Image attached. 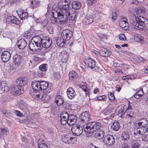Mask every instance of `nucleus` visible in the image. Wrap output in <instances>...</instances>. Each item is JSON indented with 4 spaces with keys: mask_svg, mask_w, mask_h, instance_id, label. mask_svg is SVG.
Returning a JSON list of instances; mask_svg holds the SVG:
<instances>
[{
    "mask_svg": "<svg viewBox=\"0 0 148 148\" xmlns=\"http://www.w3.org/2000/svg\"><path fill=\"white\" fill-rule=\"evenodd\" d=\"M101 124L99 122H89L83 125L85 132L88 133L91 136L92 135L94 131L99 130Z\"/></svg>",
    "mask_w": 148,
    "mask_h": 148,
    "instance_id": "1",
    "label": "nucleus"
},
{
    "mask_svg": "<svg viewBox=\"0 0 148 148\" xmlns=\"http://www.w3.org/2000/svg\"><path fill=\"white\" fill-rule=\"evenodd\" d=\"M42 39L39 36L32 38L29 44V48L32 51H36L38 50H41V43Z\"/></svg>",
    "mask_w": 148,
    "mask_h": 148,
    "instance_id": "2",
    "label": "nucleus"
},
{
    "mask_svg": "<svg viewBox=\"0 0 148 148\" xmlns=\"http://www.w3.org/2000/svg\"><path fill=\"white\" fill-rule=\"evenodd\" d=\"M61 12H56L55 13H53L52 12L51 15V18H57L58 17L62 16V17L60 18H64L65 16V18H76V13H71L70 12H64L63 11V10L60 9Z\"/></svg>",
    "mask_w": 148,
    "mask_h": 148,
    "instance_id": "3",
    "label": "nucleus"
},
{
    "mask_svg": "<svg viewBox=\"0 0 148 148\" xmlns=\"http://www.w3.org/2000/svg\"><path fill=\"white\" fill-rule=\"evenodd\" d=\"M130 23L132 24L136 29H142L144 26L148 27V20L145 19L144 21H141V19H129Z\"/></svg>",
    "mask_w": 148,
    "mask_h": 148,
    "instance_id": "4",
    "label": "nucleus"
},
{
    "mask_svg": "<svg viewBox=\"0 0 148 148\" xmlns=\"http://www.w3.org/2000/svg\"><path fill=\"white\" fill-rule=\"evenodd\" d=\"M136 14L137 16L136 15H134V17L136 18H139L140 17H142V18H147V15L146 14L145 8L143 7H138L135 9Z\"/></svg>",
    "mask_w": 148,
    "mask_h": 148,
    "instance_id": "5",
    "label": "nucleus"
},
{
    "mask_svg": "<svg viewBox=\"0 0 148 148\" xmlns=\"http://www.w3.org/2000/svg\"><path fill=\"white\" fill-rule=\"evenodd\" d=\"M10 89L12 94L15 96L20 95L24 92L23 87L16 85L11 86Z\"/></svg>",
    "mask_w": 148,
    "mask_h": 148,
    "instance_id": "6",
    "label": "nucleus"
},
{
    "mask_svg": "<svg viewBox=\"0 0 148 148\" xmlns=\"http://www.w3.org/2000/svg\"><path fill=\"white\" fill-rule=\"evenodd\" d=\"M52 44V40L51 38L48 37H44L42 38L41 43L42 49V47L45 48H48Z\"/></svg>",
    "mask_w": 148,
    "mask_h": 148,
    "instance_id": "7",
    "label": "nucleus"
},
{
    "mask_svg": "<svg viewBox=\"0 0 148 148\" xmlns=\"http://www.w3.org/2000/svg\"><path fill=\"white\" fill-rule=\"evenodd\" d=\"M62 37L65 40H69L72 37L73 32L72 31L69 29H65L63 30L61 32Z\"/></svg>",
    "mask_w": 148,
    "mask_h": 148,
    "instance_id": "8",
    "label": "nucleus"
},
{
    "mask_svg": "<svg viewBox=\"0 0 148 148\" xmlns=\"http://www.w3.org/2000/svg\"><path fill=\"white\" fill-rule=\"evenodd\" d=\"M68 113L66 112H63L58 117V121L63 125H65L68 122Z\"/></svg>",
    "mask_w": 148,
    "mask_h": 148,
    "instance_id": "9",
    "label": "nucleus"
},
{
    "mask_svg": "<svg viewBox=\"0 0 148 148\" xmlns=\"http://www.w3.org/2000/svg\"><path fill=\"white\" fill-rule=\"evenodd\" d=\"M71 131L75 135L79 136L82 134L83 129L82 127L79 125L76 124L72 127Z\"/></svg>",
    "mask_w": 148,
    "mask_h": 148,
    "instance_id": "10",
    "label": "nucleus"
},
{
    "mask_svg": "<svg viewBox=\"0 0 148 148\" xmlns=\"http://www.w3.org/2000/svg\"><path fill=\"white\" fill-rule=\"evenodd\" d=\"M103 141L105 144L111 145L114 143V138L112 136L108 135L104 137Z\"/></svg>",
    "mask_w": 148,
    "mask_h": 148,
    "instance_id": "11",
    "label": "nucleus"
},
{
    "mask_svg": "<svg viewBox=\"0 0 148 148\" xmlns=\"http://www.w3.org/2000/svg\"><path fill=\"white\" fill-rule=\"evenodd\" d=\"M85 64L87 67L91 69H94L96 66L95 61L90 57L87 58Z\"/></svg>",
    "mask_w": 148,
    "mask_h": 148,
    "instance_id": "12",
    "label": "nucleus"
},
{
    "mask_svg": "<svg viewBox=\"0 0 148 148\" xmlns=\"http://www.w3.org/2000/svg\"><path fill=\"white\" fill-rule=\"evenodd\" d=\"M79 117L81 121L84 122L88 121L90 119L89 114L86 111L81 114Z\"/></svg>",
    "mask_w": 148,
    "mask_h": 148,
    "instance_id": "13",
    "label": "nucleus"
},
{
    "mask_svg": "<svg viewBox=\"0 0 148 148\" xmlns=\"http://www.w3.org/2000/svg\"><path fill=\"white\" fill-rule=\"evenodd\" d=\"M11 55L10 52L5 51L3 52L1 56L2 60L3 62H6L8 61Z\"/></svg>",
    "mask_w": 148,
    "mask_h": 148,
    "instance_id": "14",
    "label": "nucleus"
},
{
    "mask_svg": "<svg viewBox=\"0 0 148 148\" xmlns=\"http://www.w3.org/2000/svg\"><path fill=\"white\" fill-rule=\"evenodd\" d=\"M138 125L140 127L145 128L148 127V120L146 118H141L138 120Z\"/></svg>",
    "mask_w": 148,
    "mask_h": 148,
    "instance_id": "15",
    "label": "nucleus"
},
{
    "mask_svg": "<svg viewBox=\"0 0 148 148\" xmlns=\"http://www.w3.org/2000/svg\"><path fill=\"white\" fill-rule=\"evenodd\" d=\"M22 59V57L20 55L16 54L13 56V62L16 66L18 67L20 65Z\"/></svg>",
    "mask_w": 148,
    "mask_h": 148,
    "instance_id": "16",
    "label": "nucleus"
},
{
    "mask_svg": "<svg viewBox=\"0 0 148 148\" xmlns=\"http://www.w3.org/2000/svg\"><path fill=\"white\" fill-rule=\"evenodd\" d=\"M68 124L70 125H74L77 120V117L73 114H68Z\"/></svg>",
    "mask_w": 148,
    "mask_h": 148,
    "instance_id": "17",
    "label": "nucleus"
},
{
    "mask_svg": "<svg viewBox=\"0 0 148 148\" xmlns=\"http://www.w3.org/2000/svg\"><path fill=\"white\" fill-rule=\"evenodd\" d=\"M40 89L41 90H46L47 89V92L49 93L51 91V89H49L48 88V83L44 81H40Z\"/></svg>",
    "mask_w": 148,
    "mask_h": 148,
    "instance_id": "18",
    "label": "nucleus"
},
{
    "mask_svg": "<svg viewBox=\"0 0 148 148\" xmlns=\"http://www.w3.org/2000/svg\"><path fill=\"white\" fill-rule=\"evenodd\" d=\"M66 93L68 97L70 99L74 98L76 95L75 91L71 87L67 89Z\"/></svg>",
    "mask_w": 148,
    "mask_h": 148,
    "instance_id": "19",
    "label": "nucleus"
},
{
    "mask_svg": "<svg viewBox=\"0 0 148 148\" xmlns=\"http://www.w3.org/2000/svg\"><path fill=\"white\" fill-rule=\"evenodd\" d=\"M17 45L19 49H23L27 46V43L25 40L21 39L18 41Z\"/></svg>",
    "mask_w": 148,
    "mask_h": 148,
    "instance_id": "20",
    "label": "nucleus"
},
{
    "mask_svg": "<svg viewBox=\"0 0 148 148\" xmlns=\"http://www.w3.org/2000/svg\"><path fill=\"white\" fill-rule=\"evenodd\" d=\"M95 133L94 134L95 137L98 140L104 138L105 132L101 130L98 131H96Z\"/></svg>",
    "mask_w": 148,
    "mask_h": 148,
    "instance_id": "21",
    "label": "nucleus"
},
{
    "mask_svg": "<svg viewBox=\"0 0 148 148\" xmlns=\"http://www.w3.org/2000/svg\"><path fill=\"white\" fill-rule=\"evenodd\" d=\"M32 86V88L35 91H39L41 90L40 81L33 82Z\"/></svg>",
    "mask_w": 148,
    "mask_h": 148,
    "instance_id": "22",
    "label": "nucleus"
},
{
    "mask_svg": "<svg viewBox=\"0 0 148 148\" xmlns=\"http://www.w3.org/2000/svg\"><path fill=\"white\" fill-rule=\"evenodd\" d=\"M74 139L75 140V138L72 137H69L67 136H64L62 139L63 142L66 143H74Z\"/></svg>",
    "mask_w": 148,
    "mask_h": 148,
    "instance_id": "23",
    "label": "nucleus"
},
{
    "mask_svg": "<svg viewBox=\"0 0 148 148\" xmlns=\"http://www.w3.org/2000/svg\"><path fill=\"white\" fill-rule=\"evenodd\" d=\"M69 77L71 81L76 80L78 76L77 73L74 71H71L69 73Z\"/></svg>",
    "mask_w": 148,
    "mask_h": 148,
    "instance_id": "24",
    "label": "nucleus"
},
{
    "mask_svg": "<svg viewBox=\"0 0 148 148\" xmlns=\"http://www.w3.org/2000/svg\"><path fill=\"white\" fill-rule=\"evenodd\" d=\"M100 55L103 57H107L111 54V52L107 49H103L100 51Z\"/></svg>",
    "mask_w": 148,
    "mask_h": 148,
    "instance_id": "25",
    "label": "nucleus"
},
{
    "mask_svg": "<svg viewBox=\"0 0 148 148\" xmlns=\"http://www.w3.org/2000/svg\"><path fill=\"white\" fill-rule=\"evenodd\" d=\"M71 5L73 8L75 10L79 9L81 7V4L78 1H73L71 3Z\"/></svg>",
    "mask_w": 148,
    "mask_h": 148,
    "instance_id": "26",
    "label": "nucleus"
},
{
    "mask_svg": "<svg viewBox=\"0 0 148 148\" xmlns=\"http://www.w3.org/2000/svg\"><path fill=\"white\" fill-rule=\"evenodd\" d=\"M55 101L58 106H61L64 102L63 97L60 95H58L56 97Z\"/></svg>",
    "mask_w": 148,
    "mask_h": 148,
    "instance_id": "27",
    "label": "nucleus"
},
{
    "mask_svg": "<svg viewBox=\"0 0 148 148\" xmlns=\"http://www.w3.org/2000/svg\"><path fill=\"white\" fill-rule=\"evenodd\" d=\"M38 143L39 148H48L46 142L42 139H39Z\"/></svg>",
    "mask_w": 148,
    "mask_h": 148,
    "instance_id": "28",
    "label": "nucleus"
},
{
    "mask_svg": "<svg viewBox=\"0 0 148 148\" xmlns=\"http://www.w3.org/2000/svg\"><path fill=\"white\" fill-rule=\"evenodd\" d=\"M119 23L120 26L123 29L126 30L128 29V23L127 21H120Z\"/></svg>",
    "mask_w": 148,
    "mask_h": 148,
    "instance_id": "29",
    "label": "nucleus"
},
{
    "mask_svg": "<svg viewBox=\"0 0 148 148\" xmlns=\"http://www.w3.org/2000/svg\"><path fill=\"white\" fill-rule=\"evenodd\" d=\"M16 82L17 84L19 85V86H24L26 84L25 79L22 77L17 79L16 80Z\"/></svg>",
    "mask_w": 148,
    "mask_h": 148,
    "instance_id": "30",
    "label": "nucleus"
},
{
    "mask_svg": "<svg viewBox=\"0 0 148 148\" xmlns=\"http://www.w3.org/2000/svg\"><path fill=\"white\" fill-rule=\"evenodd\" d=\"M120 127V125L119 122L115 121L111 126L112 129L114 131H117Z\"/></svg>",
    "mask_w": 148,
    "mask_h": 148,
    "instance_id": "31",
    "label": "nucleus"
},
{
    "mask_svg": "<svg viewBox=\"0 0 148 148\" xmlns=\"http://www.w3.org/2000/svg\"><path fill=\"white\" fill-rule=\"evenodd\" d=\"M125 118L127 121L130 122H132L134 120V118L135 117V115H132L126 113L125 112Z\"/></svg>",
    "mask_w": 148,
    "mask_h": 148,
    "instance_id": "32",
    "label": "nucleus"
},
{
    "mask_svg": "<svg viewBox=\"0 0 148 148\" xmlns=\"http://www.w3.org/2000/svg\"><path fill=\"white\" fill-rule=\"evenodd\" d=\"M65 40L62 37H59L56 40V44L57 45L60 47H63L65 43Z\"/></svg>",
    "mask_w": 148,
    "mask_h": 148,
    "instance_id": "33",
    "label": "nucleus"
},
{
    "mask_svg": "<svg viewBox=\"0 0 148 148\" xmlns=\"http://www.w3.org/2000/svg\"><path fill=\"white\" fill-rule=\"evenodd\" d=\"M1 87L2 90L5 92H8L9 90L8 87L6 82L2 81L1 83Z\"/></svg>",
    "mask_w": 148,
    "mask_h": 148,
    "instance_id": "34",
    "label": "nucleus"
},
{
    "mask_svg": "<svg viewBox=\"0 0 148 148\" xmlns=\"http://www.w3.org/2000/svg\"><path fill=\"white\" fill-rule=\"evenodd\" d=\"M35 21L37 23H40L42 26H45L48 23L46 19H36Z\"/></svg>",
    "mask_w": 148,
    "mask_h": 148,
    "instance_id": "35",
    "label": "nucleus"
},
{
    "mask_svg": "<svg viewBox=\"0 0 148 148\" xmlns=\"http://www.w3.org/2000/svg\"><path fill=\"white\" fill-rule=\"evenodd\" d=\"M79 88H81L85 92L86 96H89V93L90 91L89 89L87 87L85 84H82L79 86Z\"/></svg>",
    "mask_w": 148,
    "mask_h": 148,
    "instance_id": "36",
    "label": "nucleus"
},
{
    "mask_svg": "<svg viewBox=\"0 0 148 148\" xmlns=\"http://www.w3.org/2000/svg\"><path fill=\"white\" fill-rule=\"evenodd\" d=\"M130 135L129 133L126 132H123L121 136L122 139L125 141L129 140L130 139Z\"/></svg>",
    "mask_w": 148,
    "mask_h": 148,
    "instance_id": "37",
    "label": "nucleus"
},
{
    "mask_svg": "<svg viewBox=\"0 0 148 148\" xmlns=\"http://www.w3.org/2000/svg\"><path fill=\"white\" fill-rule=\"evenodd\" d=\"M144 94L142 88L140 89L134 95V97L136 99H138Z\"/></svg>",
    "mask_w": 148,
    "mask_h": 148,
    "instance_id": "38",
    "label": "nucleus"
},
{
    "mask_svg": "<svg viewBox=\"0 0 148 148\" xmlns=\"http://www.w3.org/2000/svg\"><path fill=\"white\" fill-rule=\"evenodd\" d=\"M134 40L137 42H142L144 41L143 38L139 34H136L134 36Z\"/></svg>",
    "mask_w": 148,
    "mask_h": 148,
    "instance_id": "39",
    "label": "nucleus"
},
{
    "mask_svg": "<svg viewBox=\"0 0 148 148\" xmlns=\"http://www.w3.org/2000/svg\"><path fill=\"white\" fill-rule=\"evenodd\" d=\"M41 99L42 101L44 103H47L50 99L49 96L46 94L42 95Z\"/></svg>",
    "mask_w": 148,
    "mask_h": 148,
    "instance_id": "40",
    "label": "nucleus"
},
{
    "mask_svg": "<svg viewBox=\"0 0 148 148\" xmlns=\"http://www.w3.org/2000/svg\"><path fill=\"white\" fill-rule=\"evenodd\" d=\"M70 6V3H67L66 4H63L62 6V8H61L60 9H64L65 13L70 12L71 9H69V7Z\"/></svg>",
    "mask_w": 148,
    "mask_h": 148,
    "instance_id": "41",
    "label": "nucleus"
},
{
    "mask_svg": "<svg viewBox=\"0 0 148 148\" xmlns=\"http://www.w3.org/2000/svg\"><path fill=\"white\" fill-rule=\"evenodd\" d=\"M140 144L136 140H133L131 142V146L132 148H139Z\"/></svg>",
    "mask_w": 148,
    "mask_h": 148,
    "instance_id": "42",
    "label": "nucleus"
},
{
    "mask_svg": "<svg viewBox=\"0 0 148 148\" xmlns=\"http://www.w3.org/2000/svg\"><path fill=\"white\" fill-rule=\"evenodd\" d=\"M8 133V131L7 129L5 128H0V136L5 134H7Z\"/></svg>",
    "mask_w": 148,
    "mask_h": 148,
    "instance_id": "43",
    "label": "nucleus"
},
{
    "mask_svg": "<svg viewBox=\"0 0 148 148\" xmlns=\"http://www.w3.org/2000/svg\"><path fill=\"white\" fill-rule=\"evenodd\" d=\"M31 6L33 7L34 9V8L38 7L39 4V2L37 0H33L31 2Z\"/></svg>",
    "mask_w": 148,
    "mask_h": 148,
    "instance_id": "44",
    "label": "nucleus"
},
{
    "mask_svg": "<svg viewBox=\"0 0 148 148\" xmlns=\"http://www.w3.org/2000/svg\"><path fill=\"white\" fill-rule=\"evenodd\" d=\"M120 147L121 148H130V144L127 142L121 143Z\"/></svg>",
    "mask_w": 148,
    "mask_h": 148,
    "instance_id": "45",
    "label": "nucleus"
},
{
    "mask_svg": "<svg viewBox=\"0 0 148 148\" xmlns=\"http://www.w3.org/2000/svg\"><path fill=\"white\" fill-rule=\"evenodd\" d=\"M116 111L118 114H121L124 111V108L123 106L118 107L116 108Z\"/></svg>",
    "mask_w": 148,
    "mask_h": 148,
    "instance_id": "46",
    "label": "nucleus"
},
{
    "mask_svg": "<svg viewBox=\"0 0 148 148\" xmlns=\"http://www.w3.org/2000/svg\"><path fill=\"white\" fill-rule=\"evenodd\" d=\"M40 70L43 71H45L47 69V65L44 64L40 65L39 67Z\"/></svg>",
    "mask_w": 148,
    "mask_h": 148,
    "instance_id": "47",
    "label": "nucleus"
},
{
    "mask_svg": "<svg viewBox=\"0 0 148 148\" xmlns=\"http://www.w3.org/2000/svg\"><path fill=\"white\" fill-rule=\"evenodd\" d=\"M19 107L21 108V109L25 111L27 110V109L26 104L25 103H20L19 104Z\"/></svg>",
    "mask_w": 148,
    "mask_h": 148,
    "instance_id": "48",
    "label": "nucleus"
},
{
    "mask_svg": "<svg viewBox=\"0 0 148 148\" xmlns=\"http://www.w3.org/2000/svg\"><path fill=\"white\" fill-rule=\"evenodd\" d=\"M31 95L33 98L36 99L37 100H38L39 99L41 98L42 96V95L41 94H37L36 93H35Z\"/></svg>",
    "mask_w": 148,
    "mask_h": 148,
    "instance_id": "49",
    "label": "nucleus"
},
{
    "mask_svg": "<svg viewBox=\"0 0 148 148\" xmlns=\"http://www.w3.org/2000/svg\"><path fill=\"white\" fill-rule=\"evenodd\" d=\"M93 21V19H84L83 22L84 24L88 25L92 23Z\"/></svg>",
    "mask_w": 148,
    "mask_h": 148,
    "instance_id": "50",
    "label": "nucleus"
},
{
    "mask_svg": "<svg viewBox=\"0 0 148 148\" xmlns=\"http://www.w3.org/2000/svg\"><path fill=\"white\" fill-rule=\"evenodd\" d=\"M28 17V15L27 12H23L21 13V15L19 16L20 18H27Z\"/></svg>",
    "mask_w": 148,
    "mask_h": 148,
    "instance_id": "51",
    "label": "nucleus"
},
{
    "mask_svg": "<svg viewBox=\"0 0 148 148\" xmlns=\"http://www.w3.org/2000/svg\"><path fill=\"white\" fill-rule=\"evenodd\" d=\"M10 22L12 23L19 25L21 23L20 20L19 19H10Z\"/></svg>",
    "mask_w": 148,
    "mask_h": 148,
    "instance_id": "52",
    "label": "nucleus"
},
{
    "mask_svg": "<svg viewBox=\"0 0 148 148\" xmlns=\"http://www.w3.org/2000/svg\"><path fill=\"white\" fill-rule=\"evenodd\" d=\"M2 112L3 114L6 117H9L11 116L10 113L9 112H8L7 110L3 109Z\"/></svg>",
    "mask_w": 148,
    "mask_h": 148,
    "instance_id": "53",
    "label": "nucleus"
},
{
    "mask_svg": "<svg viewBox=\"0 0 148 148\" xmlns=\"http://www.w3.org/2000/svg\"><path fill=\"white\" fill-rule=\"evenodd\" d=\"M107 99L106 96L105 95L99 96L97 98V99L99 100L103 101H104L106 100Z\"/></svg>",
    "mask_w": 148,
    "mask_h": 148,
    "instance_id": "54",
    "label": "nucleus"
},
{
    "mask_svg": "<svg viewBox=\"0 0 148 148\" xmlns=\"http://www.w3.org/2000/svg\"><path fill=\"white\" fill-rule=\"evenodd\" d=\"M114 72L117 75H121L122 74H124L123 72L122 71V70L118 69H115L114 71Z\"/></svg>",
    "mask_w": 148,
    "mask_h": 148,
    "instance_id": "55",
    "label": "nucleus"
},
{
    "mask_svg": "<svg viewBox=\"0 0 148 148\" xmlns=\"http://www.w3.org/2000/svg\"><path fill=\"white\" fill-rule=\"evenodd\" d=\"M108 98L110 100H114L115 99V97L113 93L110 92L108 94Z\"/></svg>",
    "mask_w": 148,
    "mask_h": 148,
    "instance_id": "56",
    "label": "nucleus"
},
{
    "mask_svg": "<svg viewBox=\"0 0 148 148\" xmlns=\"http://www.w3.org/2000/svg\"><path fill=\"white\" fill-rule=\"evenodd\" d=\"M142 140L143 141L145 142L148 141V134H144L143 135Z\"/></svg>",
    "mask_w": 148,
    "mask_h": 148,
    "instance_id": "57",
    "label": "nucleus"
},
{
    "mask_svg": "<svg viewBox=\"0 0 148 148\" xmlns=\"http://www.w3.org/2000/svg\"><path fill=\"white\" fill-rule=\"evenodd\" d=\"M97 0H88L87 3L88 5H90L95 3Z\"/></svg>",
    "mask_w": 148,
    "mask_h": 148,
    "instance_id": "58",
    "label": "nucleus"
},
{
    "mask_svg": "<svg viewBox=\"0 0 148 148\" xmlns=\"http://www.w3.org/2000/svg\"><path fill=\"white\" fill-rule=\"evenodd\" d=\"M47 29L50 34H53V28L52 26H47Z\"/></svg>",
    "mask_w": 148,
    "mask_h": 148,
    "instance_id": "59",
    "label": "nucleus"
},
{
    "mask_svg": "<svg viewBox=\"0 0 148 148\" xmlns=\"http://www.w3.org/2000/svg\"><path fill=\"white\" fill-rule=\"evenodd\" d=\"M94 70H95L96 71L100 73H102L103 71V70L101 68H99L98 66H96Z\"/></svg>",
    "mask_w": 148,
    "mask_h": 148,
    "instance_id": "60",
    "label": "nucleus"
},
{
    "mask_svg": "<svg viewBox=\"0 0 148 148\" xmlns=\"http://www.w3.org/2000/svg\"><path fill=\"white\" fill-rule=\"evenodd\" d=\"M14 112L16 116L20 117H21L23 114L21 113L20 111L17 110H15Z\"/></svg>",
    "mask_w": 148,
    "mask_h": 148,
    "instance_id": "61",
    "label": "nucleus"
},
{
    "mask_svg": "<svg viewBox=\"0 0 148 148\" xmlns=\"http://www.w3.org/2000/svg\"><path fill=\"white\" fill-rule=\"evenodd\" d=\"M125 112L126 113L129 114L131 115H132L133 116L135 115V113L134 112V110H126Z\"/></svg>",
    "mask_w": 148,
    "mask_h": 148,
    "instance_id": "62",
    "label": "nucleus"
},
{
    "mask_svg": "<svg viewBox=\"0 0 148 148\" xmlns=\"http://www.w3.org/2000/svg\"><path fill=\"white\" fill-rule=\"evenodd\" d=\"M119 39L122 40H124L126 39V38L123 34H120L119 35Z\"/></svg>",
    "mask_w": 148,
    "mask_h": 148,
    "instance_id": "63",
    "label": "nucleus"
},
{
    "mask_svg": "<svg viewBox=\"0 0 148 148\" xmlns=\"http://www.w3.org/2000/svg\"><path fill=\"white\" fill-rule=\"evenodd\" d=\"M58 22L57 23L58 24H59V23L61 25H64L66 24V20H60V19H58Z\"/></svg>",
    "mask_w": 148,
    "mask_h": 148,
    "instance_id": "64",
    "label": "nucleus"
}]
</instances>
